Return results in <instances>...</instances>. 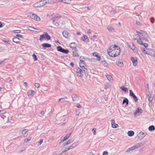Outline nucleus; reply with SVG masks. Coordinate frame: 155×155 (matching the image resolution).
<instances>
[{"label": "nucleus", "instance_id": "864d4df0", "mask_svg": "<svg viewBox=\"0 0 155 155\" xmlns=\"http://www.w3.org/2000/svg\"><path fill=\"white\" fill-rule=\"evenodd\" d=\"M13 32L16 33H18L21 32V30H14L13 31Z\"/></svg>", "mask_w": 155, "mask_h": 155}, {"label": "nucleus", "instance_id": "473e14b6", "mask_svg": "<svg viewBox=\"0 0 155 155\" xmlns=\"http://www.w3.org/2000/svg\"><path fill=\"white\" fill-rule=\"evenodd\" d=\"M136 32L138 34V35H140L143 36H145V35L146 34H145L143 32H140L137 31H136Z\"/></svg>", "mask_w": 155, "mask_h": 155}, {"label": "nucleus", "instance_id": "1a4fd4ad", "mask_svg": "<svg viewBox=\"0 0 155 155\" xmlns=\"http://www.w3.org/2000/svg\"><path fill=\"white\" fill-rule=\"evenodd\" d=\"M145 53L149 54L152 56L155 57V51L153 50H147L145 52Z\"/></svg>", "mask_w": 155, "mask_h": 155}, {"label": "nucleus", "instance_id": "4d7b16f0", "mask_svg": "<svg viewBox=\"0 0 155 155\" xmlns=\"http://www.w3.org/2000/svg\"><path fill=\"white\" fill-rule=\"evenodd\" d=\"M31 139H29L28 138L25 139H24V142H25L27 143V142H28V141H29Z\"/></svg>", "mask_w": 155, "mask_h": 155}, {"label": "nucleus", "instance_id": "a878e982", "mask_svg": "<svg viewBox=\"0 0 155 155\" xmlns=\"http://www.w3.org/2000/svg\"><path fill=\"white\" fill-rule=\"evenodd\" d=\"M93 54L94 56L97 57V60L100 61L101 60V57L98 55V54L97 52H94L93 53Z\"/></svg>", "mask_w": 155, "mask_h": 155}, {"label": "nucleus", "instance_id": "a19ab883", "mask_svg": "<svg viewBox=\"0 0 155 155\" xmlns=\"http://www.w3.org/2000/svg\"><path fill=\"white\" fill-rule=\"evenodd\" d=\"M71 2V0H63V3L66 4H70Z\"/></svg>", "mask_w": 155, "mask_h": 155}, {"label": "nucleus", "instance_id": "774afa93", "mask_svg": "<svg viewBox=\"0 0 155 155\" xmlns=\"http://www.w3.org/2000/svg\"><path fill=\"white\" fill-rule=\"evenodd\" d=\"M141 51L143 52V53H145L146 51L145 49L144 48H141Z\"/></svg>", "mask_w": 155, "mask_h": 155}, {"label": "nucleus", "instance_id": "c9c22d12", "mask_svg": "<svg viewBox=\"0 0 155 155\" xmlns=\"http://www.w3.org/2000/svg\"><path fill=\"white\" fill-rule=\"evenodd\" d=\"M107 51L110 56L112 57H115L114 56V55H114V54L115 53L114 51V52L113 51L110 52V51Z\"/></svg>", "mask_w": 155, "mask_h": 155}, {"label": "nucleus", "instance_id": "2f4dec72", "mask_svg": "<svg viewBox=\"0 0 155 155\" xmlns=\"http://www.w3.org/2000/svg\"><path fill=\"white\" fill-rule=\"evenodd\" d=\"M120 88L122 90L125 92H126L127 90V88L125 87L124 86L120 87Z\"/></svg>", "mask_w": 155, "mask_h": 155}, {"label": "nucleus", "instance_id": "f704fd0d", "mask_svg": "<svg viewBox=\"0 0 155 155\" xmlns=\"http://www.w3.org/2000/svg\"><path fill=\"white\" fill-rule=\"evenodd\" d=\"M126 103L127 105L129 103V101L127 98H124L123 101V104Z\"/></svg>", "mask_w": 155, "mask_h": 155}, {"label": "nucleus", "instance_id": "6e6d98bb", "mask_svg": "<svg viewBox=\"0 0 155 155\" xmlns=\"http://www.w3.org/2000/svg\"><path fill=\"white\" fill-rule=\"evenodd\" d=\"M43 142V139H41L39 141V142H38V145L39 146Z\"/></svg>", "mask_w": 155, "mask_h": 155}, {"label": "nucleus", "instance_id": "72a5a7b5", "mask_svg": "<svg viewBox=\"0 0 155 155\" xmlns=\"http://www.w3.org/2000/svg\"><path fill=\"white\" fill-rule=\"evenodd\" d=\"M71 143V140H69L67 142H64L63 144V146L64 147L67 145H68L70 144Z\"/></svg>", "mask_w": 155, "mask_h": 155}, {"label": "nucleus", "instance_id": "9b49d317", "mask_svg": "<svg viewBox=\"0 0 155 155\" xmlns=\"http://www.w3.org/2000/svg\"><path fill=\"white\" fill-rule=\"evenodd\" d=\"M131 60L132 61L133 63V64L134 66H136L137 65L138 62L137 58H134L132 57L131 58Z\"/></svg>", "mask_w": 155, "mask_h": 155}, {"label": "nucleus", "instance_id": "338daca9", "mask_svg": "<svg viewBox=\"0 0 155 155\" xmlns=\"http://www.w3.org/2000/svg\"><path fill=\"white\" fill-rule=\"evenodd\" d=\"M78 108H81V105L79 104H78L76 106Z\"/></svg>", "mask_w": 155, "mask_h": 155}, {"label": "nucleus", "instance_id": "e2e57ef3", "mask_svg": "<svg viewBox=\"0 0 155 155\" xmlns=\"http://www.w3.org/2000/svg\"><path fill=\"white\" fill-rule=\"evenodd\" d=\"M4 41L5 42L7 43V44H9V41L8 39H5L4 40Z\"/></svg>", "mask_w": 155, "mask_h": 155}, {"label": "nucleus", "instance_id": "6ab92c4d", "mask_svg": "<svg viewBox=\"0 0 155 155\" xmlns=\"http://www.w3.org/2000/svg\"><path fill=\"white\" fill-rule=\"evenodd\" d=\"M70 47L73 49L76 50V44L75 42H72L70 44Z\"/></svg>", "mask_w": 155, "mask_h": 155}, {"label": "nucleus", "instance_id": "9d476101", "mask_svg": "<svg viewBox=\"0 0 155 155\" xmlns=\"http://www.w3.org/2000/svg\"><path fill=\"white\" fill-rule=\"evenodd\" d=\"M146 136V134L145 133L140 132H139L137 135V137L140 139H143Z\"/></svg>", "mask_w": 155, "mask_h": 155}, {"label": "nucleus", "instance_id": "2eb2a0df", "mask_svg": "<svg viewBox=\"0 0 155 155\" xmlns=\"http://www.w3.org/2000/svg\"><path fill=\"white\" fill-rule=\"evenodd\" d=\"M71 97L74 101H77L79 100V97L75 94H73Z\"/></svg>", "mask_w": 155, "mask_h": 155}, {"label": "nucleus", "instance_id": "052dcab7", "mask_svg": "<svg viewBox=\"0 0 155 155\" xmlns=\"http://www.w3.org/2000/svg\"><path fill=\"white\" fill-rule=\"evenodd\" d=\"M5 113V111L4 110H0V114H3Z\"/></svg>", "mask_w": 155, "mask_h": 155}, {"label": "nucleus", "instance_id": "20e7f679", "mask_svg": "<svg viewBox=\"0 0 155 155\" xmlns=\"http://www.w3.org/2000/svg\"><path fill=\"white\" fill-rule=\"evenodd\" d=\"M142 112V110L140 107L137 108L134 113V116H136L137 115H140Z\"/></svg>", "mask_w": 155, "mask_h": 155}, {"label": "nucleus", "instance_id": "603ef678", "mask_svg": "<svg viewBox=\"0 0 155 155\" xmlns=\"http://www.w3.org/2000/svg\"><path fill=\"white\" fill-rule=\"evenodd\" d=\"M16 36H17L16 37H17L18 38L19 37V38H23V36L22 35H20V34H17L16 35Z\"/></svg>", "mask_w": 155, "mask_h": 155}, {"label": "nucleus", "instance_id": "393cba45", "mask_svg": "<svg viewBox=\"0 0 155 155\" xmlns=\"http://www.w3.org/2000/svg\"><path fill=\"white\" fill-rule=\"evenodd\" d=\"M34 94L35 91L33 90L29 91L27 93V94L28 96L34 95Z\"/></svg>", "mask_w": 155, "mask_h": 155}, {"label": "nucleus", "instance_id": "0e129e2a", "mask_svg": "<svg viewBox=\"0 0 155 155\" xmlns=\"http://www.w3.org/2000/svg\"><path fill=\"white\" fill-rule=\"evenodd\" d=\"M97 36L96 35H94L93 37L91 38V40H94L96 38Z\"/></svg>", "mask_w": 155, "mask_h": 155}, {"label": "nucleus", "instance_id": "7c9ffc66", "mask_svg": "<svg viewBox=\"0 0 155 155\" xmlns=\"http://www.w3.org/2000/svg\"><path fill=\"white\" fill-rule=\"evenodd\" d=\"M129 46L130 47L132 50L134 51H134V48H135V46L132 43H131L130 44Z\"/></svg>", "mask_w": 155, "mask_h": 155}, {"label": "nucleus", "instance_id": "c03bdc74", "mask_svg": "<svg viewBox=\"0 0 155 155\" xmlns=\"http://www.w3.org/2000/svg\"><path fill=\"white\" fill-rule=\"evenodd\" d=\"M78 142H75L73 143L71 145L74 148L78 145Z\"/></svg>", "mask_w": 155, "mask_h": 155}, {"label": "nucleus", "instance_id": "ddd939ff", "mask_svg": "<svg viewBox=\"0 0 155 155\" xmlns=\"http://www.w3.org/2000/svg\"><path fill=\"white\" fill-rule=\"evenodd\" d=\"M48 0H42L39 2V5L40 6H42L45 5V4L48 3Z\"/></svg>", "mask_w": 155, "mask_h": 155}, {"label": "nucleus", "instance_id": "bb28decb", "mask_svg": "<svg viewBox=\"0 0 155 155\" xmlns=\"http://www.w3.org/2000/svg\"><path fill=\"white\" fill-rule=\"evenodd\" d=\"M134 132L132 130L129 131L127 132L128 135L130 137H131L134 134Z\"/></svg>", "mask_w": 155, "mask_h": 155}, {"label": "nucleus", "instance_id": "680f3d73", "mask_svg": "<svg viewBox=\"0 0 155 155\" xmlns=\"http://www.w3.org/2000/svg\"><path fill=\"white\" fill-rule=\"evenodd\" d=\"M103 155H108V153L107 151H104L103 152Z\"/></svg>", "mask_w": 155, "mask_h": 155}, {"label": "nucleus", "instance_id": "3c124183", "mask_svg": "<svg viewBox=\"0 0 155 155\" xmlns=\"http://www.w3.org/2000/svg\"><path fill=\"white\" fill-rule=\"evenodd\" d=\"M138 36H139V35H138V34L137 35V34L134 35L133 36V38L135 40H136V39H137V38H138Z\"/></svg>", "mask_w": 155, "mask_h": 155}, {"label": "nucleus", "instance_id": "69168bd1", "mask_svg": "<svg viewBox=\"0 0 155 155\" xmlns=\"http://www.w3.org/2000/svg\"><path fill=\"white\" fill-rule=\"evenodd\" d=\"M142 38V39L143 40H144L146 42H147L148 41V40L146 38Z\"/></svg>", "mask_w": 155, "mask_h": 155}, {"label": "nucleus", "instance_id": "de8ad7c7", "mask_svg": "<svg viewBox=\"0 0 155 155\" xmlns=\"http://www.w3.org/2000/svg\"><path fill=\"white\" fill-rule=\"evenodd\" d=\"M110 86V84L109 83H107L104 85V88L107 89Z\"/></svg>", "mask_w": 155, "mask_h": 155}, {"label": "nucleus", "instance_id": "09e8293b", "mask_svg": "<svg viewBox=\"0 0 155 155\" xmlns=\"http://www.w3.org/2000/svg\"><path fill=\"white\" fill-rule=\"evenodd\" d=\"M32 56L35 61H37L38 60V58H37V56L34 54L32 55Z\"/></svg>", "mask_w": 155, "mask_h": 155}, {"label": "nucleus", "instance_id": "423d86ee", "mask_svg": "<svg viewBox=\"0 0 155 155\" xmlns=\"http://www.w3.org/2000/svg\"><path fill=\"white\" fill-rule=\"evenodd\" d=\"M130 96L133 97L134 100L135 102H137L138 99L137 97L135 96V94L134 93L133 91L131 90L129 91Z\"/></svg>", "mask_w": 155, "mask_h": 155}, {"label": "nucleus", "instance_id": "cd10ccee", "mask_svg": "<svg viewBox=\"0 0 155 155\" xmlns=\"http://www.w3.org/2000/svg\"><path fill=\"white\" fill-rule=\"evenodd\" d=\"M107 29L110 31L111 32H113L115 30V29L114 28L111 27L110 26H109L107 27Z\"/></svg>", "mask_w": 155, "mask_h": 155}, {"label": "nucleus", "instance_id": "e433bc0d", "mask_svg": "<svg viewBox=\"0 0 155 155\" xmlns=\"http://www.w3.org/2000/svg\"><path fill=\"white\" fill-rule=\"evenodd\" d=\"M33 6L35 7H41L39 5V2L34 4L33 5Z\"/></svg>", "mask_w": 155, "mask_h": 155}, {"label": "nucleus", "instance_id": "c756f323", "mask_svg": "<svg viewBox=\"0 0 155 155\" xmlns=\"http://www.w3.org/2000/svg\"><path fill=\"white\" fill-rule=\"evenodd\" d=\"M117 64L118 66L120 67H122L123 65V61L120 60H119L118 61V62L117 63Z\"/></svg>", "mask_w": 155, "mask_h": 155}, {"label": "nucleus", "instance_id": "0eeeda50", "mask_svg": "<svg viewBox=\"0 0 155 155\" xmlns=\"http://www.w3.org/2000/svg\"><path fill=\"white\" fill-rule=\"evenodd\" d=\"M76 72L78 75L79 77H82L83 76V71L81 68H78L77 69Z\"/></svg>", "mask_w": 155, "mask_h": 155}, {"label": "nucleus", "instance_id": "79ce46f5", "mask_svg": "<svg viewBox=\"0 0 155 155\" xmlns=\"http://www.w3.org/2000/svg\"><path fill=\"white\" fill-rule=\"evenodd\" d=\"M85 65V64L84 63V62H79V65L80 67L82 68H83L84 67V65Z\"/></svg>", "mask_w": 155, "mask_h": 155}, {"label": "nucleus", "instance_id": "f8f14e48", "mask_svg": "<svg viewBox=\"0 0 155 155\" xmlns=\"http://www.w3.org/2000/svg\"><path fill=\"white\" fill-rule=\"evenodd\" d=\"M147 97L148 98V101H149V105L150 106H152V101L153 98L151 97V95L149 94L147 95Z\"/></svg>", "mask_w": 155, "mask_h": 155}, {"label": "nucleus", "instance_id": "58836bf2", "mask_svg": "<svg viewBox=\"0 0 155 155\" xmlns=\"http://www.w3.org/2000/svg\"><path fill=\"white\" fill-rule=\"evenodd\" d=\"M102 64L105 67H107V62L105 61H102L101 62Z\"/></svg>", "mask_w": 155, "mask_h": 155}, {"label": "nucleus", "instance_id": "dca6fc26", "mask_svg": "<svg viewBox=\"0 0 155 155\" xmlns=\"http://www.w3.org/2000/svg\"><path fill=\"white\" fill-rule=\"evenodd\" d=\"M81 39L86 42L87 43L89 42V39L87 37L86 35H84L81 37Z\"/></svg>", "mask_w": 155, "mask_h": 155}, {"label": "nucleus", "instance_id": "bf43d9fd", "mask_svg": "<svg viewBox=\"0 0 155 155\" xmlns=\"http://www.w3.org/2000/svg\"><path fill=\"white\" fill-rule=\"evenodd\" d=\"M40 86V84L38 83H36L35 84V86L37 87L38 88Z\"/></svg>", "mask_w": 155, "mask_h": 155}, {"label": "nucleus", "instance_id": "39448f33", "mask_svg": "<svg viewBox=\"0 0 155 155\" xmlns=\"http://www.w3.org/2000/svg\"><path fill=\"white\" fill-rule=\"evenodd\" d=\"M30 17L33 19H34L37 21H39L40 20V18L35 14H32L30 15Z\"/></svg>", "mask_w": 155, "mask_h": 155}, {"label": "nucleus", "instance_id": "4c0bfd02", "mask_svg": "<svg viewBox=\"0 0 155 155\" xmlns=\"http://www.w3.org/2000/svg\"><path fill=\"white\" fill-rule=\"evenodd\" d=\"M139 40H137V43L139 44H140V45H143V41L141 40L142 39V38H139Z\"/></svg>", "mask_w": 155, "mask_h": 155}, {"label": "nucleus", "instance_id": "b1692460", "mask_svg": "<svg viewBox=\"0 0 155 155\" xmlns=\"http://www.w3.org/2000/svg\"><path fill=\"white\" fill-rule=\"evenodd\" d=\"M13 41L14 42L18 44L19 43V39L18 38L15 37L13 38Z\"/></svg>", "mask_w": 155, "mask_h": 155}, {"label": "nucleus", "instance_id": "a18cd8bd", "mask_svg": "<svg viewBox=\"0 0 155 155\" xmlns=\"http://www.w3.org/2000/svg\"><path fill=\"white\" fill-rule=\"evenodd\" d=\"M106 77L109 81L111 80V79L112 78V77L110 75H106Z\"/></svg>", "mask_w": 155, "mask_h": 155}, {"label": "nucleus", "instance_id": "6e6552de", "mask_svg": "<svg viewBox=\"0 0 155 155\" xmlns=\"http://www.w3.org/2000/svg\"><path fill=\"white\" fill-rule=\"evenodd\" d=\"M62 35L63 36L66 38L69 39L70 38V36H69V34L67 31H64L62 32Z\"/></svg>", "mask_w": 155, "mask_h": 155}, {"label": "nucleus", "instance_id": "37998d69", "mask_svg": "<svg viewBox=\"0 0 155 155\" xmlns=\"http://www.w3.org/2000/svg\"><path fill=\"white\" fill-rule=\"evenodd\" d=\"M28 130L27 129H25L22 130L21 133L22 134L24 135L27 133Z\"/></svg>", "mask_w": 155, "mask_h": 155}, {"label": "nucleus", "instance_id": "f257e3e1", "mask_svg": "<svg viewBox=\"0 0 155 155\" xmlns=\"http://www.w3.org/2000/svg\"><path fill=\"white\" fill-rule=\"evenodd\" d=\"M51 37L46 32H44V34L40 35L39 40L42 41L44 40H47L48 41L51 39Z\"/></svg>", "mask_w": 155, "mask_h": 155}, {"label": "nucleus", "instance_id": "49530a36", "mask_svg": "<svg viewBox=\"0 0 155 155\" xmlns=\"http://www.w3.org/2000/svg\"><path fill=\"white\" fill-rule=\"evenodd\" d=\"M84 58L83 56H81L80 58V62H84V61L83 60V59H84Z\"/></svg>", "mask_w": 155, "mask_h": 155}, {"label": "nucleus", "instance_id": "ea45409f", "mask_svg": "<svg viewBox=\"0 0 155 155\" xmlns=\"http://www.w3.org/2000/svg\"><path fill=\"white\" fill-rule=\"evenodd\" d=\"M73 56L74 57H78L79 55L77 51H74L73 52Z\"/></svg>", "mask_w": 155, "mask_h": 155}, {"label": "nucleus", "instance_id": "f03ea898", "mask_svg": "<svg viewBox=\"0 0 155 155\" xmlns=\"http://www.w3.org/2000/svg\"><path fill=\"white\" fill-rule=\"evenodd\" d=\"M57 51L61 52L67 54L69 52V50L67 49H64L62 48L61 46L57 47Z\"/></svg>", "mask_w": 155, "mask_h": 155}, {"label": "nucleus", "instance_id": "f3484780", "mask_svg": "<svg viewBox=\"0 0 155 155\" xmlns=\"http://www.w3.org/2000/svg\"><path fill=\"white\" fill-rule=\"evenodd\" d=\"M112 127L113 128H116L118 126V125L115 123V120L114 119L111 120Z\"/></svg>", "mask_w": 155, "mask_h": 155}, {"label": "nucleus", "instance_id": "7ed1b4c3", "mask_svg": "<svg viewBox=\"0 0 155 155\" xmlns=\"http://www.w3.org/2000/svg\"><path fill=\"white\" fill-rule=\"evenodd\" d=\"M119 49V47L117 46L116 45H115L114 46L112 45L111 46L109 49L107 50V51H110V52L114 51H116V49Z\"/></svg>", "mask_w": 155, "mask_h": 155}, {"label": "nucleus", "instance_id": "8fccbe9b", "mask_svg": "<svg viewBox=\"0 0 155 155\" xmlns=\"http://www.w3.org/2000/svg\"><path fill=\"white\" fill-rule=\"evenodd\" d=\"M69 150L68 148H67L65 149L62 151L59 154V155H60L62 153H64L65 152H66Z\"/></svg>", "mask_w": 155, "mask_h": 155}, {"label": "nucleus", "instance_id": "412c9836", "mask_svg": "<svg viewBox=\"0 0 155 155\" xmlns=\"http://www.w3.org/2000/svg\"><path fill=\"white\" fill-rule=\"evenodd\" d=\"M71 134V133H70L69 134H67L62 139V140L60 142H62V141H64L68 139L70 137Z\"/></svg>", "mask_w": 155, "mask_h": 155}, {"label": "nucleus", "instance_id": "aec40b11", "mask_svg": "<svg viewBox=\"0 0 155 155\" xmlns=\"http://www.w3.org/2000/svg\"><path fill=\"white\" fill-rule=\"evenodd\" d=\"M136 149H137L136 147L135 146V145H134L133 146L128 148L127 150L126 151V152H130V151L135 150Z\"/></svg>", "mask_w": 155, "mask_h": 155}, {"label": "nucleus", "instance_id": "13d9d810", "mask_svg": "<svg viewBox=\"0 0 155 155\" xmlns=\"http://www.w3.org/2000/svg\"><path fill=\"white\" fill-rule=\"evenodd\" d=\"M81 69L82 70L83 72H86L87 71V69L85 67L82 68Z\"/></svg>", "mask_w": 155, "mask_h": 155}, {"label": "nucleus", "instance_id": "4be33fe9", "mask_svg": "<svg viewBox=\"0 0 155 155\" xmlns=\"http://www.w3.org/2000/svg\"><path fill=\"white\" fill-rule=\"evenodd\" d=\"M43 48H50L51 47V45L47 43H45L42 45Z\"/></svg>", "mask_w": 155, "mask_h": 155}, {"label": "nucleus", "instance_id": "a211bd4d", "mask_svg": "<svg viewBox=\"0 0 155 155\" xmlns=\"http://www.w3.org/2000/svg\"><path fill=\"white\" fill-rule=\"evenodd\" d=\"M120 48L119 49L116 48V51H114V53H115L114 54V56L115 57H116L118 56L120 54Z\"/></svg>", "mask_w": 155, "mask_h": 155}, {"label": "nucleus", "instance_id": "5701e85b", "mask_svg": "<svg viewBox=\"0 0 155 155\" xmlns=\"http://www.w3.org/2000/svg\"><path fill=\"white\" fill-rule=\"evenodd\" d=\"M144 144L145 143L144 142H140L136 144L135 145L137 149L139 147L143 146Z\"/></svg>", "mask_w": 155, "mask_h": 155}, {"label": "nucleus", "instance_id": "5fc2aeb1", "mask_svg": "<svg viewBox=\"0 0 155 155\" xmlns=\"http://www.w3.org/2000/svg\"><path fill=\"white\" fill-rule=\"evenodd\" d=\"M34 29H35V28H34L31 27L29 26L28 28V29L29 30H30L31 31H34Z\"/></svg>", "mask_w": 155, "mask_h": 155}, {"label": "nucleus", "instance_id": "c85d7f7f", "mask_svg": "<svg viewBox=\"0 0 155 155\" xmlns=\"http://www.w3.org/2000/svg\"><path fill=\"white\" fill-rule=\"evenodd\" d=\"M148 129L150 131H154L155 130V127L154 126L152 125L149 127Z\"/></svg>", "mask_w": 155, "mask_h": 155}, {"label": "nucleus", "instance_id": "4468645a", "mask_svg": "<svg viewBox=\"0 0 155 155\" xmlns=\"http://www.w3.org/2000/svg\"><path fill=\"white\" fill-rule=\"evenodd\" d=\"M61 17V16L60 15H57L56 16H55L51 18V20L53 21V23H54L55 21L58 20V18H60Z\"/></svg>", "mask_w": 155, "mask_h": 155}]
</instances>
